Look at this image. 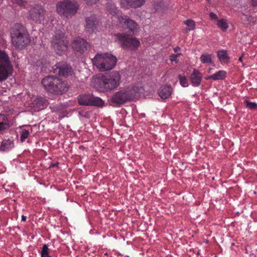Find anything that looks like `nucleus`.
<instances>
[{
	"label": "nucleus",
	"mask_w": 257,
	"mask_h": 257,
	"mask_svg": "<svg viewBox=\"0 0 257 257\" xmlns=\"http://www.w3.org/2000/svg\"><path fill=\"white\" fill-rule=\"evenodd\" d=\"M120 76L117 71H112L108 75H102L94 83L95 88L99 92H107L117 88L120 84Z\"/></svg>",
	"instance_id": "1"
},
{
	"label": "nucleus",
	"mask_w": 257,
	"mask_h": 257,
	"mask_svg": "<svg viewBox=\"0 0 257 257\" xmlns=\"http://www.w3.org/2000/svg\"><path fill=\"white\" fill-rule=\"evenodd\" d=\"M12 42L17 49L25 48L30 42L29 35L26 28L20 24H15L11 30Z\"/></svg>",
	"instance_id": "2"
},
{
	"label": "nucleus",
	"mask_w": 257,
	"mask_h": 257,
	"mask_svg": "<svg viewBox=\"0 0 257 257\" xmlns=\"http://www.w3.org/2000/svg\"><path fill=\"white\" fill-rule=\"evenodd\" d=\"M142 88L138 84L130 85L115 92L111 98V102L117 105L133 100L141 92Z\"/></svg>",
	"instance_id": "3"
},
{
	"label": "nucleus",
	"mask_w": 257,
	"mask_h": 257,
	"mask_svg": "<svg viewBox=\"0 0 257 257\" xmlns=\"http://www.w3.org/2000/svg\"><path fill=\"white\" fill-rule=\"evenodd\" d=\"M42 84L48 91L56 94H62L67 91V82L54 76H48L42 80Z\"/></svg>",
	"instance_id": "4"
},
{
	"label": "nucleus",
	"mask_w": 257,
	"mask_h": 257,
	"mask_svg": "<svg viewBox=\"0 0 257 257\" xmlns=\"http://www.w3.org/2000/svg\"><path fill=\"white\" fill-rule=\"evenodd\" d=\"M92 62L100 71L104 72L112 69L116 64L117 59L108 53H97Z\"/></svg>",
	"instance_id": "5"
},
{
	"label": "nucleus",
	"mask_w": 257,
	"mask_h": 257,
	"mask_svg": "<svg viewBox=\"0 0 257 257\" xmlns=\"http://www.w3.org/2000/svg\"><path fill=\"white\" fill-rule=\"evenodd\" d=\"M78 5L75 1L64 0L57 3L56 10L62 17L68 18L74 16L77 12Z\"/></svg>",
	"instance_id": "6"
},
{
	"label": "nucleus",
	"mask_w": 257,
	"mask_h": 257,
	"mask_svg": "<svg viewBox=\"0 0 257 257\" xmlns=\"http://www.w3.org/2000/svg\"><path fill=\"white\" fill-rule=\"evenodd\" d=\"M13 72V68L8 54L0 49V82L7 80Z\"/></svg>",
	"instance_id": "7"
},
{
	"label": "nucleus",
	"mask_w": 257,
	"mask_h": 257,
	"mask_svg": "<svg viewBox=\"0 0 257 257\" xmlns=\"http://www.w3.org/2000/svg\"><path fill=\"white\" fill-rule=\"evenodd\" d=\"M116 36L120 45L125 50L135 51L140 45V42L138 39L126 33H118Z\"/></svg>",
	"instance_id": "8"
},
{
	"label": "nucleus",
	"mask_w": 257,
	"mask_h": 257,
	"mask_svg": "<svg viewBox=\"0 0 257 257\" xmlns=\"http://www.w3.org/2000/svg\"><path fill=\"white\" fill-rule=\"evenodd\" d=\"M52 45L58 54L61 55L63 52H65L68 47V41L64 34L60 31L56 32L52 40Z\"/></svg>",
	"instance_id": "9"
},
{
	"label": "nucleus",
	"mask_w": 257,
	"mask_h": 257,
	"mask_svg": "<svg viewBox=\"0 0 257 257\" xmlns=\"http://www.w3.org/2000/svg\"><path fill=\"white\" fill-rule=\"evenodd\" d=\"M79 104L85 106L102 107L104 102L100 97H95L90 94H82L78 97Z\"/></svg>",
	"instance_id": "10"
},
{
	"label": "nucleus",
	"mask_w": 257,
	"mask_h": 257,
	"mask_svg": "<svg viewBox=\"0 0 257 257\" xmlns=\"http://www.w3.org/2000/svg\"><path fill=\"white\" fill-rule=\"evenodd\" d=\"M46 11L39 5L33 6L29 11L31 19L36 23H41L45 19Z\"/></svg>",
	"instance_id": "11"
},
{
	"label": "nucleus",
	"mask_w": 257,
	"mask_h": 257,
	"mask_svg": "<svg viewBox=\"0 0 257 257\" xmlns=\"http://www.w3.org/2000/svg\"><path fill=\"white\" fill-rule=\"evenodd\" d=\"M118 19L124 29L127 30L130 33L136 34L138 31V25L134 20L126 16L119 17Z\"/></svg>",
	"instance_id": "12"
},
{
	"label": "nucleus",
	"mask_w": 257,
	"mask_h": 257,
	"mask_svg": "<svg viewBox=\"0 0 257 257\" xmlns=\"http://www.w3.org/2000/svg\"><path fill=\"white\" fill-rule=\"evenodd\" d=\"M88 45L87 42L80 37L75 38L72 43L73 49L80 53H84L87 50Z\"/></svg>",
	"instance_id": "13"
},
{
	"label": "nucleus",
	"mask_w": 257,
	"mask_h": 257,
	"mask_svg": "<svg viewBox=\"0 0 257 257\" xmlns=\"http://www.w3.org/2000/svg\"><path fill=\"white\" fill-rule=\"evenodd\" d=\"M56 71L58 72L60 76L63 77L71 76L73 73L72 67L70 65L66 64L59 65L56 69Z\"/></svg>",
	"instance_id": "14"
},
{
	"label": "nucleus",
	"mask_w": 257,
	"mask_h": 257,
	"mask_svg": "<svg viewBox=\"0 0 257 257\" xmlns=\"http://www.w3.org/2000/svg\"><path fill=\"white\" fill-rule=\"evenodd\" d=\"M86 29L88 31L94 32L98 25V21L94 15L87 17L85 19Z\"/></svg>",
	"instance_id": "15"
},
{
	"label": "nucleus",
	"mask_w": 257,
	"mask_h": 257,
	"mask_svg": "<svg viewBox=\"0 0 257 257\" xmlns=\"http://www.w3.org/2000/svg\"><path fill=\"white\" fill-rule=\"evenodd\" d=\"M190 81L193 86L196 87L200 85L202 79V74L198 70L194 69L190 75Z\"/></svg>",
	"instance_id": "16"
},
{
	"label": "nucleus",
	"mask_w": 257,
	"mask_h": 257,
	"mask_svg": "<svg viewBox=\"0 0 257 257\" xmlns=\"http://www.w3.org/2000/svg\"><path fill=\"white\" fill-rule=\"evenodd\" d=\"M145 3V0H122L121 3L123 6L126 4V7L137 9L141 7Z\"/></svg>",
	"instance_id": "17"
},
{
	"label": "nucleus",
	"mask_w": 257,
	"mask_h": 257,
	"mask_svg": "<svg viewBox=\"0 0 257 257\" xmlns=\"http://www.w3.org/2000/svg\"><path fill=\"white\" fill-rule=\"evenodd\" d=\"M33 105L36 110L39 111L47 106L48 101L42 97H38L34 100Z\"/></svg>",
	"instance_id": "18"
},
{
	"label": "nucleus",
	"mask_w": 257,
	"mask_h": 257,
	"mask_svg": "<svg viewBox=\"0 0 257 257\" xmlns=\"http://www.w3.org/2000/svg\"><path fill=\"white\" fill-rule=\"evenodd\" d=\"M172 92V87L168 85L161 87L158 91V93L160 97L164 99L169 98L171 96Z\"/></svg>",
	"instance_id": "19"
},
{
	"label": "nucleus",
	"mask_w": 257,
	"mask_h": 257,
	"mask_svg": "<svg viewBox=\"0 0 257 257\" xmlns=\"http://www.w3.org/2000/svg\"><path fill=\"white\" fill-rule=\"evenodd\" d=\"M226 72L224 70H219L213 75L206 78V80L213 79V80H224L226 77Z\"/></svg>",
	"instance_id": "20"
},
{
	"label": "nucleus",
	"mask_w": 257,
	"mask_h": 257,
	"mask_svg": "<svg viewBox=\"0 0 257 257\" xmlns=\"http://www.w3.org/2000/svg\"><path fill=\"white\" fill-rule=\"evenodd\" d=\"M106 9L108 13L113 16L117 15L118 12V11L115 5L111 1L108 2L106 4Z\"/></svg>",
	"instance_id": "21"
},
{
	"label": "nucleus",
	"mask_w": 257,
	"mask_h": 257,
	"mask_svg": "<svg viewBox=\"0 0 257 257\" xmlns=\"http://www.w3.org/2000/svg\"><path fill=\"white\" fill-rule=\"evenodd\" d=\"M217 56L219 60L222 63H227L229 61V57L227 55L226 51L220 50L218 51Z\"/></svg>",
	"instance_id": "22"
},
{
	"label": "nucleus",
	"mask_w": 257,
	"mask_h": 257,
	"mask_svg": "<svg viewBox=\"0 0 257 257\" xmlns=\"http://www.w3.org/2000/svg\"><path fill=\"white\" fill-rule=\"evenodd\" d=\"M8 127V119L7 117L2 114H0V131L6 129Z\"/></svg>",
	"instance_id": "23"
},
{
	"label": "nucleus",
	"mask_w": 257,
	"mask_h": 257,
	"mask_svg": "<svg viewBox=\"0 0 257 257\" xmlns=\"http://www.w3.org/2000/svg\"><path fill=\"white\" fill-rule=\"evenodd\" d=\"M30 133L29 130H27L25 128H22L20 131L21 134V141L22 142L25 141V140L28 138Z\"/></svg>",
	"instance_id": "24"
},
{
	"label": "nucleus",
	"mask_w": 257,
	"mask_h": 257,
	"mask_svg": "<svg viewBox=\"0 0 257 257\" xmlns=\"http://www.w3.org/2000/svg\"><path fill=\"white\" fill-rule=\"evenodd\" d=\"M217 25L218 28L222 31H225L228 28V25L226 21L224 19H220L218 20Z\"/></svg>",
	"instance_id": "25"
},
{
	"label": "nucleus",
	"mask_w": 257,
	"mask_h": 257,
	"mask_svg": "<svg viewBox=\"0 0 257 257\" xmlns=\"http://www.w3.org/2000/svg\"><path fill=\"white\" fill-rule=\"evenodd\" d=\"M200 61L203 63H211V58L210 55L208 54H203L200 56Z\"/></svg>",
	"instance_id": "26"
},
{
	"label": "nucleus",
	"mask_w": 257,
	"mask_h": 257,
	"mask_svg": "<svg viewBox=\"0 0 257 257\" xmlns=\"http://www.w3.org/2000/svg\"><path fill=\"white\" fill-rule=\"evenodd\" d=\"M245 106L250 110H255L257 109V103L254 102H251L247 99H245L244 102Z\"/></svg>",
	"instance_id": "27"
},
{
	"label": "nucleus",
	"mask_w": 257,
	"mask_h": 257,
	"mask_svg": "<svg viewBox=\"0 0 257 257\" xmlns=\"http://www.w3.org/2000/svg\"><path fill=\"white\" fill-rule=\"evenodd\" d=\"M180 81V83L183 87H186L188 86V81L185 76H182L180 75L178 76Z\"/></svg>",
	"instance_id": "28"
},
{
	"label": "nucleus",
	"mask_w": 257,
	"mask_h": 257,
	"mask_svg": "<svg viewBox=\"0 0 257 257\" xmlns=\"http://www.w3.org/2000/svg\"><path fill=\"white\" fill-rule=\"evenodd\" d=\"M48 251L49 248L47 245L46 244H44L41 251V257H51L49 255Z\"/></svg>",
	"instance_id": "29"
},
{
	"label": "nucleus",
	"mask_w": 257,
	"mask_h": 257,
	"mask_svg": "<svg viewBox=\"0 0 257 257\" xmlns=\"http://www.w3.org/2000/svg\"><path fill=\"white\" fill-rule=\"evenodd\" d=\"M184 23L188 27H190L191 29H194L195 27L194 21L191 20H187L184 22Z\"/></svg>",
	"instance_id": "30"
},
{
	"label": "nucleus",
	"mask_w": 257,
	"mask_h": 257,
	"mask_svg": "<svg viewBox=\"0 0 257 257\" xmlns=\"http://www.w3.org/2000/svg\"><path fill=\"white\" fill-rule=\"evenodd\" d=\"M13 3L17 4L19 5H24L25 1L24 0H11Z\"/></svg>",
	"instance_id": "31"
},
{
	"label": "nucleus",
	"mask_w": 257,
	"mask_h": 257,
	"mask_svg": "<svg viewBox=\"0 0 257 257\" xmlns=\"http://www.w3.org/2000/svg\"><path fill=\"white\" fill-rule=\"evenodd\" d=\"M209 17L211 20H216L218 19L217 16L214 13H210L209 14Z\"/></svg>",
	"instance_id": "32"
},
{
	"label": "nucleus",
	"mask_w": 257,
	"mask_h": 257,
	"mask_svg": "<svg viewBox=\"0 0 257 257\" xmlns=\"http://www.w3.org/2000/svg\"><path fill=\"white\" fill-rule=\"evenodd\" d=\"M180 55H181V54L178 53V54H174V55H172V56H171V59H171V61H175V59H176V58H177V57L178 56Z\"/></svg>",
	"instance_id": "33"
},
{
	"label": "nucleus",
	"mask_w": 257,
	"mask_h": 257,
	"mask_svg": "<svg viewBox=\"0 0 257 257\" xmlns=\"http://www.w3.org/2000/svg\"><path fill=\"white\" fill-rule=\"evenodd\" d=\"M86 3L89 4H93L96 3L97 0H84Z\"/></svg>",
	"instance_id": "34"
},
{
	"label": "nucleus",
	"mask_w": 257,
	"mask_h": 257,
	"mask_svg": "<svg viewBox=\"0 0 257 257\" xmlns=\"http://www.w3.org/2000/svg\"><path fill=\"white\" fill-rule=\"evenodd\" d=\"M253 6H257V0H251Z\"/></svg>",
	"instance_id": "35"
},
{
	"label": "nucleus",
	"mask_w": 257,
	"mask_h": 257,
	"mask_svg": "<svg viewBox=\"0 0 257 257\" xmlns=\"http://www.w3.org/2000/svg\"><path fill=\"white\" fill-rule=\"evenodd\" d=\"M180 49H181L179 47H176L174 48V51L175 52H178V51H179L180 50Z\"/></svg>",
	"instance_id": "36"
},
{
	"label": "nucleus",
	"mask_w": 257,
	"mask_h": 257,
	"mask_svg": "<svg viewBox=\"0 0 257 257\" xmlns=\"http://www.w3.org/2000/svg\"><path fill=\"white\" fill-rule=\"evenodd\" d=\"M27 217L26 216L22 215V220L24 222H25L26 221Z\"/></svg>",
	"instance_id": "37"
},
{
	"label": "nucleus",
	"mask_w": 257,
	"mask_h": 257,
	"mask_svg": "<svg viewBox=\"0 0 257 257\" xmlns=\"http://www.w3.org/2000/svg\"><path fill=\"white\" fill-rule=\"evenodd\" d=\"M242 56L240 57L239 58V59H238V60H239V61L241 62V61H242Z\"/></svg>",
	"instance_id": "38"
},
{
	"label": "nucleus",
	"mask_w": 257,
	"mask_h": 257,
	"mask_svg": "<svg viewBox=\"0 0 257 257\" xmlns=\"http://www.w3.org/2000/svg\"><path fill=\"white\" fill-rule=\"evenodd\" d=\"M56 166V164H52V165L50 166V167H54V166Z\"/></svg>",
	"instance_id": "39"
}]
</instances>
